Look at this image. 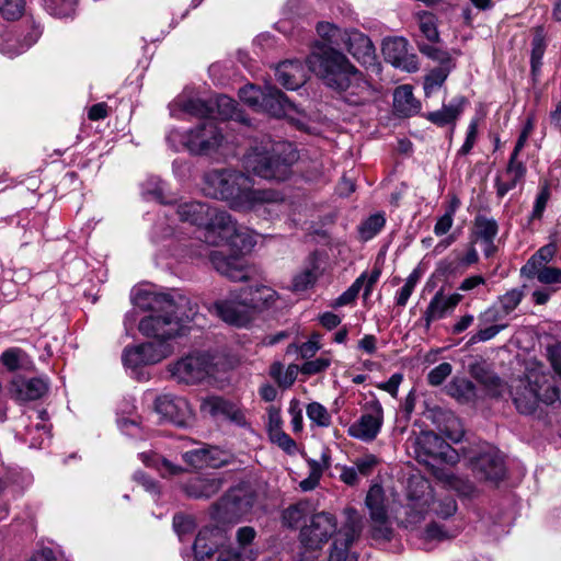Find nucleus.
<instances>
[{
    "mask_svg": "<svg viewBox=\"0 0 561 561\" xmlns=\"http://www.w3.org/2000/svg\"><path fill=\"white\" fill-rule=\"evenodd\" d=\"M317 32L322 41L314 45L307 58L309 70L328 88L340 93L347 104L358 106L369 102L375 94L371 85L340 51L346 31L331 23L320 22Z\"/></svg>",
    "mask_w": 561,
    "mask_h": 561,
    "instance_id": "1",
    "label": "nucleus"
},
{
    "mask_svg": "<svg viewBox=\"0 0 561 561\" xmlns=\"http://www.w3.org/2000/svg\"><path fill=\"white\" fill-rule=\"evenodd\" d=\"M345 522L341 527L336 517L327 512L311 516L299 533L298 561H317L322 547L332 539L329 561H348L350 548L362 531L360 516L354 508H345Z\"/></svg>",
    "mask_w": 561,
    "mask_h": 561,
    "instance_id": "2",
    "label": "nucleus"
},
{
    "mask_svg": "<svg viewBox=\"0 0 561 561\" xmlns=\"http://www.w3.org/2000/svg\"><path fill=\"white\" fill-rule=\"evenodd\" d=\"M202 190L208 197L225 201L237 211L271 215L284 202L279 191L254 188L250 176L233 169H216L204 175Z\"/></svg>",
    "mask_w": 561,
    "mask_h": 561,
    "instance_id": "3",
    "label": "nucleus"
},
{
    "mask_svg": "<svg viewBox=\"0 0 561 561\" xmlns=\"http://www.w3.org/2000/svg\"><path fill=\"white\" fill-rule=\"evenodd\" d=\"M299 153L288 141H266L255 146L245 157V165L253 174L270 181H285L293 173Z\"/></svg>",
    "mask_w": 561,
    "mask_h": 561,
    "instance_id": "4",
    "label": "nucleus"
},
{
    "mask_svg": "<svg viewBox=\"0 0 561 561\" xmlns=\"http://www.w3.org/2000/svg\"><path fill=\"white\" fill-rule=\"evenodd\" d=\"M179 219L203 228V241L209 245L217 242L218 231H232L231 215L226 210L197 201L182 202L176 206Z\"/></svg>",
    "mask_w": 561,
    "mask_h": 561,
    "instance_id": "5",
    "label": "nucleus"
},
{
    "mask_svg": "<svg viewBox=\"0 0 561 561\" xmlns=\"http://www.w3.org/2000/svg\"><path fill=\"white\" fill-rule=\"evenodd\" d=\"M198 307L190 302V308L176 310L175 312L150 313L144 317L138 323L139 332L147 336L164 342L182 334L188 322L195 321Z\"/></svg>",
    "mask_w": 561,
    "mask_h": 561,
    "instance_id": "6",
    "label": "nucleus"
},
{
    "mask_svg": "<svg viewBox=\"0 0 561 561\" xmlns=\"http://www.w3.org/2000/svg\"><path fill=\"white\" fill-rule=\"evenodd\" d=\"M168 140L170 142L179 140L192 154L208 156L224 145L225 136L215 119H207L186 133L172 130L168 135Z\"/></svg>",
    "mask_w": 561,
    "mask_h": 561,
    "instance_id": "7",
    "label": "nucleus"
},
{
    "mask_svg": "<svg viewBox=\"0 0 561 561\" xmlns=\"http://www.w3.org/2000/svg\"><path fill=\"white\" fill-rule=\"evenodd\" d=\"M130 301L134 307L142 311H150L151 313H176V310L190 308V302H192L190 298L179 293H159L149 286L134 287L130 293Z\"/></svg>",
    "mask_w": 561,
    "mask_h": 561,
    "instance_id": "8",
    "label": "nucleus"
},
{
    "mask_svg": "<svg viewBox=\"0 0 561 561\" xmlns=\"http://www.w3.org/2000/svg\"><path fill=\"white\" fill-rule=\"evenodd\" d=\"M168 371L178 383L199 385L213 376L214 363L205 353H192L169 364Z\"/></svg>",
    "mask_w": 561,
    "mask_h": 561,
    "instance_id": "9",
    "label": "nucleus"
},
{
    "mask_svg": "<svg viewBox=\"0 0 561 561\" xmlns=\"http://www.w3.org/2000/svg\"><path fill=\"white\" fill-rule=\"evenodd\" d=\"M470 467L476 478L481 481L497 482L505 476L504 458L491 445L482 446L477 455L470 457Z\"/></svg>",
    "mask_w": 561,
    "mask_h": 561,
    "instance_id": "10",
    "label": "nucleus"
},
{
    "mask_svg": "<svg viewBox=\"0 0 561 561\" xmlns=\"http://www.w3.org/2000/svg\"><path fill=\"white\" fill-rule=\"evenodd\" d=\"M383 424V409L377 400L365 403L363 413L347 430L351 437L362 442H373L380 433Z\"/></svg>",
    "mask_w": 561,
    "mask_h": 561,
    "instance_id": "11",
    "label": "nucleus"
},
{
    "mask_svg": "<svg viewBox=\"0 0 561 561\" xmlns=\"http://www.w3.org/2000/svg\"><path fill=\"white\" fill-rule=\"evenodd\" d=\"M413 448L419 461L430 463V459H445L455 462L456 451L433 432H422L414 440Z\"/></svg>",
    "mask_w": 561,
    "mask_h": 561,
    "instance_id": "12",
    "label": "nucleus"
},
{
    "mask_svg": "<svg viewBox=\"0 0 561 561\" xmlns=\"http://www.w3.org/2000/svg\"><path fill=\"white\" fill-rule=\"evenodd\" d=\"M156 411L178 426H187L194 421V411L184 397L159 396L154 401Z\"/></svg>",
    "mask_w": 561,
    "mask_h": 561,
    "instance_id": "13",
    "label": "nucleus"
},
{
    "mask_svg": "<svg viewBox=\"0 0 561 561\" xmlns=\"http://www.w3.org/2000/svg\"><path fill=\"white\" fill-rule=\"evenodd\" d=\"M214 307L216 313L231 325L245 327L254 318V313L247 304L242 293L238 297L217 301Z\"/></svg>",
    "mask_w": 561,
    "mask_h": 561,
    "instance_id": "14",
    "label": "nucleus"
},
{
    "mask_svg": "<svg viewBox=\"0 0 561 561\" xmlns=\"http://www.w3.org/2000/svg\"><path fill=\"white\" fill-rule=\"evenodd\" d=\"M408 41L403 37L386 38L381 50L386 61L396 68L414 72L419 69V62L415 55L408 53Z\"/></svg>",
    "mask_w": 561,
    "mask_h": 561,
    "instance_id": "15",
    "label": "nucleus"
},
{
    "mask_svg": "<svg viewBox=\"0 0 561 561\" xmlns=\"http://www.w3.org/2000/svg\"><path fill=\"white\" fill-rule=\"evenodd\" d=\"M227 539V533L222 527H204L199 530L193 546L196 559L201 561L209 559L215 551L225 545Z\"/></svg>",
    "mask_w": 561,
    "mask_h": 561,
    "instance_id": "16",
    "label": "nucleus"
},
{
    "mask_svg": "<svg viewBox=\"0 0 561 561\" xmlns=\"http://www.w3.org/2000/svg\"><path fill=\"white\" fill-rule=\"evenodd\" d=\"M213 266L221 275L233 282L248 279L249 270L245 261L238 255H225L220 251H210L208 253Z\"/></svg>",
    "mask_w": 561,
    "mask_h": 561,
    "instance_id": "17",
    "label": "nucleus"
},
{
    "mask_svg": "<svg viewBox=\"0 0 561 561\" xmlns=\"http://www.w3.org/2000/svg\"><path fill=\"white\" fill-rule=\"evenodd\" d=\"M48 391V382L43 378H15L10 386L11 396L18 401L41 399Z\"/></svg>",
    "mask_w": 561,
    "mask_h": 561,
    "instance_id": "18",
    "label": "nucleus"
},
{
    "mask_svg": "<svg viewBox=\"0 0 561 561\" xmlns=\"http://www.w3.org/2000/svg\"><path fill=\"white\" fill-rule=\"evenodd\" d=\"M462 296L460 294H451L446 296L443 290H438L431 299L423 319L425 327L428 329L432 322L444 318L447 313L451 312L456 306L461 301Z\"/></svg>",
    "mask_w": 561,
    "mask_h": 561,
    "instance_id": "19",
    "label": "nucleus"
},
{
    "mask_svg": "<svg viewBox=\"0 0 561 561\" xmlns=\"http://www.w3.org/2000/svg\"><path fill=\"white\" fill-rule=\"evenodd\" d=\"M275 77L286 89L296 90L307 81L308 72L299 60H285L275 68Z\"/></svg>",
    "mask_w": 561,
    "mask_h": 561,
    "instance_id": "20",
    "label": "nucleus"
},
{
    "mask_svg": "<svg viewBox=\"0 0 561 561\" xmlns=\"http://www.w3.org/2000/svg\"><path fill=\"white\" fill-rule=\"evenodd\" d=\"M260 111L266 112L275 117L289 116L296 111V106L277 88L272 85L264 87V96Z\"/></svg>",
    "mask_w": 561,
    "mask_h": 561,
    "instance_id": "21",
    "label": "nucleus"
},
{
    "mask_svg": "<svg viewBox=\"0 0 561 561\" xmlns=\"http://www.w3.org/2000/svg\"><path fill=\"white\" fill-rule=\"evenodd\" d=\"M224 479L219 476H196L186 481L182 489L191 497L209 499L222 488Z\"/></svg>",
    "mask_w": 561,
    "mask_h": 561,
    "instance_id": "22",
    "label": "nucleus"
},
{
    "mask_svg": "<svg viewBox=\"0 0 561 561\" xmlns=\"http://www.w3.org/2000/svg\"><path fill=\"white\" fill-rule=\"evenodd\" d=\"M231 225L233 229L229 233H224V231L219 229L218 240L216 243H211V245L218 247L227 243L232 249H236L241 253L251 251L256 242L254 236L247 228L238 227L237 222L232 218Z\"/></svg>",
    "mask_w": 561,
    "mask_h": 561,
    "instance_id": "23",
    "label": "nucleus"
},
{
    "mask_svg": "<svg viewBox=\"0 0 561 561\" xmlns=\"http://www.w3.org/2000/svg\"><path fill=\"white\" fill-rule=\"evenodd\" d=\"M343 47L360 62L370 61L375 55V47L370 38L358 31L346 32L345 41L342 43Z\"/></svg>",
    "mask_w": 561,
    "mask_h": 561,
    "instance_id": "24",
    "label": "nucleus"
},
{
    "mask_svg": "<svg viewBox=\"0 0 561 561\" xmlns=\"http://www.w3.org/2000/svg\"><path fill=\"white\" fill-rule=\"evenodd\" d=\"M175 107L181 112L195 117L214 119L213 101H205L199 98H186L185 95H180L172 103L171 113L174 116L176 115Z\"/></svg>",
    "mask_w": 561,
    "mask_h": 561,
    "instance_id": "25",
    "label": "nucleus"
},
{
    "mask_svg": "<svg viewBox=\"0 0 561 561\" xmlns=\"http://www.w3.org/2000/svg\"><path fill=\"white\" fill-rule=\"evenodd\" d=\"M241 293L254 316L273 307L278 299L277 293L267 286L249 287Z\"/></svg>",
    "mask_w": 561,
    "mask_h": 561,
    "instance_id": "26",
    "label": "nucleus"
},
{
    "mask_svg": "<svg viewBox=\"0 0 561 561\" xmlns=\"http://www.w3.org/2000/svg\"><path fill=\"white\" fill-rule=\"evenodd\" d=\"M201 411L213 417L222 415L237 423L243 422V414L229 401L220 397H208L201 403Z\"/></svg>",
    "mask_w": 561,
    "mask_h": 561,
    "instance_id": "27",
    "label": "nucleus"
},
{
    "mask_svg": "<svg viewBox=\"0 0 561 561\" xmlns=\"http://www.w3.org/2000/svg\"><path fill=\"white\" fill-rule=\"evenodd\" d=\"M222 453L216 447L192 449L183 454V459L195 468L213 467L218 468L227 463L221 458Z\"/></svg>",
    "mask_w": 561,
    "mask_h": 561,
    "instance_id": "28",
    "label": "nucleus"
},
{
    "mask_svg": "<svg viewBox=\"0 0 561 561\" xmlns=\"http://www.w3.org/2000/svg\"><path fill=\"white\" fill-rule=\"evenodd\" d=\"M465 102L466 100L463 96L454 98L448 105H443L440 110L428 113L426 118L439 127H444L449 124L455 125L463 111Z\"/></svg>",
    "mask_w": 561,
    "mask_h": 561,
    "instance_id": "29",
    "label": "nucleus"
},
{
    "mask_svg": "<svg viewBox=\"0 0 561 561\" xmlns=\"http://www.w3.org/2000/svg\"><path fill=\"white\" fill-rule=\"evenodd\" d=\"M393 106L399 114L411 116L420 111L421 104L414 98L412 87L404 84L394 90Z\"/></svg>",
    "mask_w": 561,
    "mask_h": 561,
    "instance_id": "30",
    "label": "nucleus"
},
{
    "mask_svg": "<svg viewBox=\"0 0 561 561\" xmlns=\"http://www.w3.org/2000/svg\"><path fill=\"white\" fill-rule=\"evenodd\" d=\"M538 380V386L534 385V391L537 394V401L546 404H552L560 399V389L550 381L546 374L533 373L528 376V380Z\"/></svg>",
    "mask_w": 561,
    "mask_h": 561,
    "instance_id": "31",
    "label": "nucleus"
},
{
    "mask_svg": "<svg viewBox=\"0 0 561 561\" xmlns=\"http://www.w3.org/2000/svg\"><path fill=\"white\" fill-rule=\"evenodd\" d=\"M499 232V225L495 219L484 215H477L471 229V240L490 241L494 240Z\"/></svg>",
    "mask_w": 561,
    "mask_h": 561,
    "instance_id": "32",
    "label": "nucleus"
},
{
    "mask_svg": "<svg viewBox=\"0 0 561 561\" xmlns=\"http://www.w3.org/2000/svg\"><path fill=\"white\" fill-rule=\"evenodd\" d=\"M534 385L538 386V380H528L527 386L524 387V390L517 392L514 397V403L517 410L524 414L533 413L538 404L537 394L534 391Z\"/></svg>",
    "mask_w": 561,
    "mask_h": 561,
    "instance_id": "33",
    "label": "nucleus"
},
{
    "mask_svg": "<svg viewBox=\"0 0 561 561\" xmlns=\"http://www.w3.org/2000/svg\"><path fill=\"white\" fill-rule=\"evenodd\" d=\"M366 507L369 511V517L380 518L388 514L387 506L385 504V492L379 484H374L368 490L365 500Z\"/></svg>",
    "mask_w": 561,
    "mask_h": 561,
    "instance_id": "34",
    "label": "nucleus"
},
{
    "mask_svg": "<svg viewBox=\"0 0 561 561\" xmlns=\"http://www.w3.org/2000/svg\"><path fill=\"white\" fill-rule=\"evenodd\" d=\"M308 465L310 467V474L299 484L302 491H311L318 485L323 470L330 467V456L327 451H323L321 455V462L317 460H309Z\"/></svg>",
    "mask_w": 561,
    "mask_h": 561,
    "instance_id": "35",
    "label": "nucleus"
},
{
    "mask_svg": "<svg viewBox=\"0 0 561 561\" xmlns=\"http://www.w3.org/2000/svg\"><path fill=\"white\" fill-rule=\"evenodd\" d=\"M320 275L319 266L314 257L309 264L298 274L294 276L293 288L296 291H302L312 286Z\"/></svg>",
    "mask_w": 561,
    "mask_h": 561,
    "instance_id": "36",
    "label": "nucleus"
},
{
    "mask_svg": "<svg viewBox=\"0 0 561 561\" xmlns=\"http://www.w3.org/2000/svg\"><path fill=\"white\" fill-rule=\"evenodd\" d=\"M139 457L147 467L157 468L162 477L173 476L182 472L181 467L172 465L170 461L154 453H141Z\"/></svg>",
    "mask_w": 561,
    "mask_h": 561,
    "instance_id": "37",
    "label": "nucleus"
},
{
    "mask_svg": "<svg viewBox=\"0 0 561 561\" xmlns=\"http://www.w3.org/2000/svg\"><path fill=\"white\" fill-rule=\"evenodd\" d=\"M270 375L277 385L284 389L293 386L298 375V366L289 365L286 369L280 363H274L271 366Z\"/></svg>",
    "mask_w": 561,
    "mask_h": 561,
    "instance_id": "38",
    "label": "nucleus"
},
{
    "mask_svg": "<svg viewBox=\"0 0 561 561\" xmlns=\"http://www.w3.org/2000/svg\"><path fill=\"white\" fill-rule=\"evenodd\" d=\"M448 393L460 401L469 402L476 397V387L466 378H456L449 383Z\"/></svg>",
    "mask_w": 561,
    "mask_h": 561,
    "instance_id": "39",
    "label": "nucleus"
},
{
    "mask_svg": "<svg viewBox=\"0 0 561 561\" xmlns=\"http://www.w3.org/2000/svg\"><path fill=\"white\" fill-rule=\"evenodd\" d=\"M139 351L142 352L145 364H156L165 358L170 353V347L163 342H146L139 345Z\"/></svg>",
    "mask_w": 561,
    "mask_h": 561,
    "instance_id": "40",
    "label": "nucleus"
},
{
    "mask_svg": "<svg viewBox=\"0 0 561 561\" xmlns=\"http://www.w3.org/2000/svg\"><path fill=\"white\" fill-rule=\"evenodd\" d=\"M454 67L455 66H439L431 70L424 79V91L426 96H430L444 84Z\"/></svg>",
    "mask_w": 561,
    "mask_h": 561,
    "instance_id": "41",
    "label": "nucleus"
},
{
    "mask_svg": "<svg viewBox=\"0 0 561 561\" xmlns=\"http://www.w3.org/2000/svg\"><path fill=\"white\" fill-rule=\"evenodd\" d=\"M435 474L439 480L444 481L449 488L456 490L458 493L462 495H471L474 491V486L470 481L465 480L458 476H455L440 469H437L435 471Z\"/></svg>",
    "mask_w": 561,
    "mask_h": 561,
    "instance_id": "42",
    "label": "nucleus"
},
{
    "mask_svg": "<svg viewBox=\"0 0 561 561\" xmlns=\"http://www.w3.org/2000/svg\"><path fill=\"white\" fill-rule=\"evenodd\" d=\"M393 534L392 527L389 522L388 514L380 518H370V536L377 542H387L391 539Z\"/></svg>",
    "mask_w": 561,
    "mask_h": 561,
    "instance_id": "43",
    "label": "nucleus"
},
{
    "mask_svg": "<svg viewBox=\"0 0 561 561\" xmlns=\"http://www.w3.org/2000/svg\"><path fill=\"white\" fill-rule=\"evenodd\" d=\"M257 551L253 548H225L218 551L216 561H254Z\"/></svg>",
    "mask_w": 561,
    "mask_h": 561,
    "instance_id": "44",
    "label": "nucleus"
},
{
    "mask_svg": "<svg viewBox=\"0 0 561 561\" xmlns=\"http://www.w3.org/2000/svg\"><path fill=\"white\" fill-rule=\"evenodd\" d=\"M419 28L421 33L431 43H436L439 39V33L437 30L436 18L430 12H422L417 14Z\"/></svg>",
    "mask_w": 561,
    "mask_h": 561,
    "instance_id": "45",
    "label": "nucleus"
},
{
    "mask_svg": "<svg viewBox=\"0 0 561 561\" xmlns=\"http://www.w3.org/2000/svg\"><path fill=\"white\" fill-rule=\"evenodd\" d=\"M434 43H417L419 50L427 58L437 61L439 66H455L448 51L433 45Z\"/></svg>",
    "mask_w": 561,
    "mask_h": 561,
    "instance_id": "46",
    "label": "nucleus"
},
{
    "mask_svg": "<svg viewBox=\"0 0 561 561\" xmlns=\"http://www.w3.org/2000/svg\"><path fill=\"white\" fill-rule=\"evenodd\" d=\"M264 96V89H260L253 84L244 85L239 90V98L244 103L248 104L250 107L254 108L255 111H260V107L262 106V100Z\"/></svg>",
    "mask_w": 561,
    "mask_h": 561,
    "instance_id": "47",
    "label": "nucleus"
},
{
    "mask_svg": "<svg viewBox=\"0 0 561 561\" xmlns=\"http://www.w3.org/2000/svg\"><path fill=\"white\" fill-rule=\"evenodd\" d=\"M386 219L380 214L368 217L359 227V233L364 240L374 238L385 226Z\"/></svg>",
    "mask_w": 561,
    "mask_h": 561,
    "instance_id": "48",
    "label": "nucleus"
},
{
    "mask_svg": "<svg viewBox=\"0 0 561 561\" xmlns=\"http://www.w3.org/2000/svg\"><path fill=\"white\" fill-rule=\"evenodd\" d=\"M506 317L503 310L494 304L478 316V322L488 325H506L507 328L508 323L503 322Z\"/></svg>",
    "mask_w": 561,
    "mask_h": 561,
    "instance_id": "49",
    "label": "nucleus"
},
{
    "mask_svg": "<svg viewBox=\"0 0 561 561\" xmlns=\"http://www.w3.org/2000/svg\"><path fill=\"white\" fill-rule=\"evenodd\" d=\"M440 431L453 443H459L465 435L460 420L454 415L446 417V422Z\"/></svg>",
    "mask_w": 561,
    "mask_h": 561,
    "instance_id": "50",
    "label": "nucleus"
},
{
    "mask_svg": "<svg viewBox=\"0 0 561 561\" xmlns=\"http://www.w3.org/2000/svg\"><path fill=\"white\" fill-rule=\"evenodd\" d=\"M546 50V42L541 32H537L531 41V56L530 64L531 70L535 73L541 66V59Z\"/></svg>",
    "mask_w": 561,
    "mask_h": 561,
    "instance_id": "51",
    "label": "nucleus"
},
{
    "mask_svg": "<svg viewBox=\"0 0 561 561\" xmlns=\"http://www.w3.org/2000/svg\"><path fill=\"white\" fill-rule=\"evenodd\" d=\"M524 294L519 289H512L505 293L503 296L499 298L496 305L503 310V312L508 316L511 314L517 306L523 300Z\"/></svg>",
    "mask_w": 561,
    "mask_h": 561,
    "instance_id": "52",
    "label": "nucleus"
},
{
    "mask_svg": "<svg viewBox=\"0 0 561 561\" xmlns=\"http://www.w3.org/2000/svg\"><path fill=\"white\" fill-rule=\"evenodd\" d=\"M307 416L321 427H328L331 424V416L327 408L318 402H312L307 405Z\"/></svg>",
    "mask_w": 561,
    "mask_h": 561,
    "instance_id": "53",
    "label": "nucleus"
},
{
    "mask_svg": "<svg viewBox=\"0 0 561 561\" xmlns=\"http://www.w3.org/2000/svg\"><path fill=\"white\" fill-rule=\"evenodd\" d=\"M365 278L366 273H363L359 277H357L355 282L350 286V288L336 298L334 307L346 306L355 301L359 290L364 286Z\"/></svg>",
    "mask_w": 561,
    "mask_h": 561,
    "instance_id": "54",
    "label": "nucleus"
},
{
    "mask_svg": "<svg viewBox=\"0 0 561 561\" xmlns=\"http://www.w3.org/2000/svg\"><path fill=\"white\" fill-rule=\"evenodd\" d=\"M478 331L471 335L469 343L476 344L486 342L495 337L501 331L506 329V325H488L478 323Z\"/></svg>",
    "mask_w": 561,
    "mask_h": 561,
    "instance_id": "55",
    "label": "nucleus"
},
{
    "mask_svg": "<svg viewBox=\"0 0 561 561\" xmlns=\"http://www.w3.org/2000/svg\"><path fill=\"white\" fill-rule=\"evenodd\" d=\"M214 108L217 110V115L221 119H229L232 118L236 114V102L227 96V95H219L215 102H213Z\"/></svg>",
    "mask_w": 561,
    "mask_h": 561,
    "instance_id": "56",
    "label": "nucleus"
},
{
    "mask_svg": "<svg viewBox=\"0 0 561 561\" xmlns=\"http://www.w3.org/2000/svg\"><path fill=\"white\" fill-rule=\"evenodd\" d=\"M24 0H0V13L7 20H15L23 13Z\"/></svg>",
    "mask_w": 561,
    "mask_h": 561,
    "instance_id": "57",
    "label": "nucleus"
},
{
    "mask_svg": "<svg viewBox=\"0 0 561 561\" xmlns=\"http://www.w3.org/2000/svg\"><path fill=\"white\" fill-rule=\"evenodd\" d=\"M355 469H357L360 477H368L373 473L377 465L379 463L378 458L373 454H366L357 457L353 461Z\"/></svg>",
    "mask_w": 561,
    "mask_h": 561,
    "instance_id": "58",
    "label": "nucleus"
},
{
    "mask_svg": "<svg viewBox=\"0 0 561 561\" xmlns=\"http://www.w3.org/2000/svg\"><path fill=\"white\" fill-rule=\"evenodd\" d=\"M330 365V357L320 356L316 359L305 362L300 367V371L304 375L311 376L324 371Z\"/></svg>",
    "mask_w": 561,
    "mask_h": 561,
    "instance_id": "59",
    "label": "nucleus"
},
{
    "mask_svg": "<svg viewBox=\"0 0 561 561\" xmlns=\"http://www.w3.org/2000/svg\"><path fill=\"white\" fill-rule=\"evenodd\" d=\"M271 440L276 444L279 448H282L285 453L293 455L297 450V444L296 442L287 435L285 432L276 431L275 433L272 432L270 435Z\"/></svg>",
    "mask_w": 561,
    "mask_h": 561,
    "instance_id": "60",
    "label": "nucleus"
},
{
    "mask_svg": "<svg viewBox=\"0 0 561 561\" xmlns=\"http://www.w3.org/2000/svg\"><path fill=\"white\" fill-rule=\"evenodd\" d=\"M453 367L449 363H442L434 367L427 375V381L432 386L442 385L445 379L451 374Z\"/></svg>",
    "mask_w": 561,
    "mask_h": 561,
    "instance_id": "61",
    "label": "nucleus"
},
{
    "mask_svg": "<svg viewBox=\"0 0 561 561\" xmlns=\"http://www.w3.org/2000/svg\"><path fill=\"white\" fill-rule=\"evenodd\" d=\"M24 353L16 347L9 348L4 351L1 355V363L11 371L20 368L21 358Z\"/></svg>",
    "mask_w": 561,
    "mask_h": 561,
    "instance_id": "62",
    "label": "nucleus"
},
{
    "mask_svg": "<svg viewBox=\"0 0 561 561\" xmlns=\"http://www.w3.org/2000/svg\"><path fill=\"white\" fill-rule=\"evenodd\" d=\"M173 528L180 537L190 534L195 528L194 518L192 516L176 514L173 517Z\"/></svg>",
    "mask_w": 561,
    "mask_h": 561,
    "instance_id": "63",
    "label": "nucleus"
},
{
    "mask_svg": "<svg viewBox=\"0 0 561 561\" xmlns=\"http://www.w3.org/2000/svg\"><path fill=\"white\" fill-rule=\"evenodd\" d=\"M537 279L542 284L561 283V270L551 266H541L537 271Z\"/></svg>",
    "mask_w": 561,
    "mask_h": 561,
    "instance_id": "64",
    "label": "nucleus"
}]
</instances>
